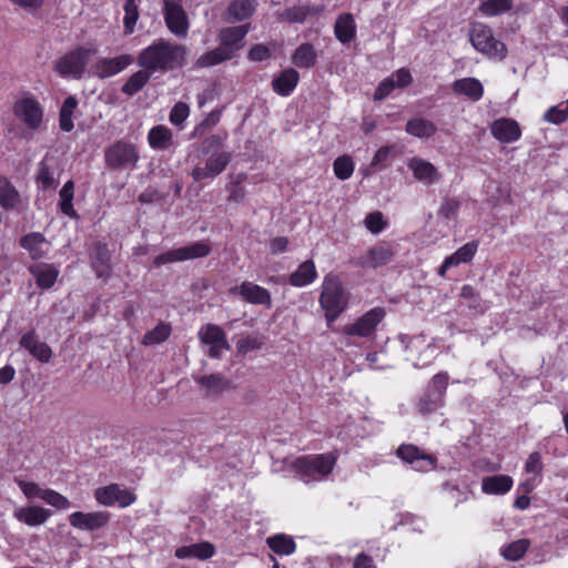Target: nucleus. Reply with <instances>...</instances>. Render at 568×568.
<instances>
[{"label": "nucleus", "instance_id": "obj_1", "mask_svg": "<svg viewBox=\"0 0 568 568\" xmlns=\"http://www.w3.org/2000/svg\"><path fill=\"white\" fill-rule=\"evenodd\" d=\"M185 57L186 49L184 45L158 39L140 51L136 62L141 68L153 74L183 67Z\"/></svg>", "mask_w": 568, "mask_h": 568}, {"label": "nucleus", "instance_id": "obj_2", "mask_svg": "<svg viewBox=\"0 0 568 568\" xmlns=\"http://www.w3.org/2000/svg\"><path fill=\"white\" fill-rule=\"evenodd\" d=\"M250 31V24L222 28L217 33L220 45L196 60L200 68H209L229 61L243 49L244 39Z\"/></svg>", "mask_w": 568, "mask_h": 568}, {"label": "nucleus", "instance_id": "obj_3", "mask_svg": "<svg viewBox=\"0 0 568 568\" xmlns=\"http://www.w3.org/2000/svg\"><path fill=\"white\" fill-rule=\"evenodd\" d=\"M348 300V293L345 291L339 276L334 273L326 274L322 282L318 302L328 325L334 323L347 308Z\"/></svg>", "mask_w": 568, "mask_h": 568}, {"label": "nucleus", "instance_id": "obj_4", "mask_svg": "<svg viewBox=\"0 0 568 568\" xmlns=\"http://www.w3.org/2000/svg\"><path fill=\"white\" fill-rule=\"evenodd\" d=\"M336 464L333 453L302 456L292 462L291 468L304 483L318 481L328 476Z\"/></svg>", "mask_w": 568, "mask_h": 568}, {"label": "nucleus", "instance_id": "obj_5", "mask_svg": "<svg viewBox=\"0 0 568 568\" xmlns=\"http://www.w3.org/2000/svg\"><path fill=\"white\" fill-rule=\"evenodd\" d=\"M450 376L440 371L430 377L423 394L417 398L415 408L422 416H429L445 405V396Z\"/></svg>", "mask_w": 568, "mask_h": 568}, {"label": "nucleus", "instance_id": "obj_6", "mask_svg": "<svg viewBox=\"0 0 568 568\" xmlns=\"http://www.w3.org/2000/svg\"><path fill=\"white\" fill-rule=\"evenodd\" d=\"M400 341L405 346L407 359L416 368L429 366L439 355V348L434 337L424 334L405 335L400 337Z\"/></svg>", "mask_w": 568, "mask_h": 568}, {"label": "nucleus", "instance_id": "obj_7", "mask_svg": "<svg viewBox=\"0 0 568 568\" xmlns=\"http://www.w3.org/2000/svg\"><path fill=\"white\" fill-rule=\"evenodd\" d=\"M93 50L78 47L67 52L54 62V71L62 78L81 79Z\"/></svg>", "mask_w": 568, "mask_h": 568}, {"label": "nucleus", "instance_id": "obj_8", "mask_svg": "<svg viewBox=\"0 0 568 568\" xmlns=\"http://www.w3.org/2000/svg\"><path fill=\"white\" fill-rule=\"evenodd\" d=\"M470 42L477 51L489 58L503 60L507 54L506 45L495 39L491 29L484 23L476 22L473 24Z\"/></svg>", "mask_w": 568, "mask_h": 568}, {"label": "nucleus", "instance_id": "obj_9", "mask_svg": "<svg viewBox=\"0 0 568 568\" xmlns=\"http://www.w3.org/2000/svg\"><path fill=\"white\" fill-rule=\"evenodd\" d=\"M105 163L111 169H133L139 154L133 144L118 141L105 150Z\"/></svg>", "mask_w": 568, "mask_h": 568}, {"label": "nucleus", "instance_id": "obj_10", "mask_svg": "<svg viewBox=\"0 0 568 568\" xmlns=\"http://www.w3.org/2000/svg\"><path fill=\"white\" fill-rule=\"evenodd\" d=\"M163 16L168 29L176 37L185 38L190 28L182 0H162Z\"/></svg>", "mask_w": 568, "mask_h": 568}, {"label": "nucleus", "instance_id": "obj_11", "mask_svg": "<svg viewBox=\"0 0 568 568\" xmlns=\"http://www.w3.org/2000/svg\"><path fill=\"white\" fill-rule=\"evenodd\" d=\"M211 252V246L205 241L195 242L191 245L174 248L163 254L158 255L154 258V265L161 266L168 263L183 262L186 260H193L204 257Z\"/></svg>", "mask_w": 568, "mask_h": 568}, {"label": "nucleus", "instance_id": "obj_12", "mask_svg": "<svg viewBox=\"0 0 568 568\" xmlns=\"http://www.w3.org/2000/svg\"><path fill=\"white\" fill-rule=\"evenodd\" d=\"M384 317L385 312L382 307L372 308L358 317L355 323L345 325L343 333L348 336L372 337Z\"/></svg>", "mask_w": 568, "mask_h": 568}, {"label": "nucleus", "instance_id": "obj_13", "mask_svg": "<svg viewBox=\"0 0 568 568\" xmlns=\"http://www.w3.org/2000/svg\"><path fill=\"white\" fill-rule=\"evenodd\" d=\"M14 115L29 129L38 130L43 119V108L33 97H23L14 103Z\"/></svg>", "mask_w": 568, "mask_h": 568}, {"label": "nucleus", "instance_id": "obj_14", "mask_svg": "<svg viewBox=\"0 0 568 568\" xmlns=\"http://www.w3.org/2000/svg\"><path fill=\"white\" fill-rule=\"evenodd\" d=\"M94 497L100 505L112 507H128L136 499L135 495L130 490L122 488L118 484H110L104 487H99L94 490Z\"/></svg>", "mask_w": 568, "mask_h": 568}, {"label": "nucleus", "instance_id": "obj_15", "mask_svg": "<svg viewBox=\"0 0 568 568\" xmlns=\"http://www.w3.org/2000/svg\"><path fill=\"white\" fill-rule=\"evenodd\" d=\"M231 161L227 152H214L206 160L204 165H195L191 176L195 182L214 179L220 175Z\"/></svg>", "mask_w": 568, "mask_h": 568}, {"label": "nucleus", "instance_id": "obj_16", "mask_svg": "<svg viewBox=\"0 0 568 568\" xmlns=\"http://www.w3.org/2000/svg\"><path fill=\"white\" fill-rule=\"evenodd\" d=\"M200 341L210 346L209 356L220 358L224 351L230 349L224 331L215 324H206L199 331Z\"/></svg>", "mask_w": 568, "mask_h": 568}, {"label": "nucleus", "instance_id": "obj_17", "mask_svg": "<svg viewBox=\"0 0 568 568\" xmlns=\"http://www.w3.org/2000/svg\"><path fill=\"white\" fill-rule=\"evenodd\" d=\"M110 520V514L106 511H74L69 515L70 525L80 530L94 531L103 528Z\"/></svg>", "mask_w": 568, "mask_h": 568}, {"label": "nucleus", "instance_id": "obj_18", "mask_svg": "<svg viewBox=\"0 0 568 568\" xmlns=\"http://www.w3.org/2000/svg\"><path fill=\"white\" fill-rule=\"evenodd\" d=\"M397 456L410 464L418 471H428L435 468L436 459L420 450L415 445H402L397 449Z\"/></svg>", "mask_w": 568, "mask_h": 568}, {"label": "nucleus", "instance_id": "obj_19", "mask_svg": "<svg viewBox=\"0 0 568 568\" xmlns=\"http://www.w3.org/2000/svg\"><path fill=\"white\" fill-rule=\"evenodd\" d=\"M133 62V57L130 54H121L114 58H101L95 61L92 67V72L100 79L113 77Z\"/></svg>", "mask_w": 568, "mask_h": 568}, {"label": "nucleus", "instance_id": "obj_20", "mask_svg": "<svg viewBox=\"0 0 568 568\" xmlns=\"http://www.w3.org/2000/svg\"><path fill=\"white\" fill-rule=\"evenodd\" d=\"M491 135L500 143H514L521 138L519 123L511 118H499L491 122Z\"/></svg>", "mask_w": 568, "mask_h": 568}, {"label": "nucleus", "instance_id": "obj_21", "mask_svg": "<svg viewBox=\"0 0 568 568\" xmlns=\"http://www.w3.org/2000/svg\"><path fill=\"white\" fill-rule=\"evenodd\" d=\"M407 166L413 172L414 178L425 185H432L442 180V174L430 162L422 158L414 156L409 159Z\"/></svg>", "mask_w": 568, "mask_h": 568}, {"label": "nucleus", "instance_id": "obj_22", "mask_svg": "<svg viewBox=\"0 0 568 568\" xmlns=\"http://www.w3.org/2000/svg\"><path fill=\"white\" fill-rule=\"evenodd\" d=\"M394 256L392 248L384 244L371 247L357 258L356 264L364 268H377L388 264Z\"/></svg>", "mask_w": 568, "mask_h": 568}, {"label": "nucleus", "instance_id": "obj_23", "mask_svg": "<svg viewBox=\"0 0 568 568\" xmlns=\"http://www.w3.org/2000/svg\"><path fill=\"white\" fill-rule=\"evenodd\" d=\"M477 250L478 243L476 241H470L464 244L455 253L444 260L443 264L438 268V275L444 277L450 267H456L460 264L469 263L477 253Z\"/></svg>", "mask_w": 568, "mask_h": 568}, {"label": "nucleus", "instance_id": "obj_24", "mask_svg": "<svg viewBox=\"0 0 568 568\" xmlns=\"http://www.w3.org/2000/svg\"><path fill=\"white\" fill-rule=\"evenodd\" d=\"M51 516L50 509L37 505L19 507L13 511V517L18 521L31 527L43 525Z\"/></svg>", "mask_w": 568, "mask_h": 568}, {"label": "nucleus", "instance_id": "obj_25", "mask_svg": "<svg viewBox=\"0 0 568 568\" xmlns=\"http://www.w3.org/2000/svg\"><path fill=\"white\" fill-rule=\"evenodd\" d=\"M233 292L251 304L271 306V293L252 282H243L240 286L233 288Z\"/></svg>", "mask_w": 568, "mask_h": 568}, {"label": "nucleus", "instance_id": "obj_26", "mask_svg": "<svg viewBox=\"0 0 568 568\" xmlns=\"http://www.w3.org/2000/svg\"><path fill=\"white\" fill-rule=\"evenodd\" d=\"M21 347L26 348L34 358L48 363L52 356L50 346L38 339L36 333L30 331L20 338Z\"/></svg>", "mask_w": 568, "mask_h": 568}, {"label": "nucleus", "instance_id": "obj_27", "mask_svg": "<svg viewBox=\"0 0 568 568\" xmlns=\"http://www.w3.org/2000/svg\"><path fill=\"white\" fill-rule=\"evenodd\" d=\"M20 245L28 251L33 260L44 257L50 248V242L39 232H32L20 240Z\"/></svg>", "mask_w": 568, "mask_h": 568}, {"label": "nucleus", "instance_id": "obj_28", "mask_svg": "<svg viewBox=\"0 0 568 568\" xmlns=\"http://www.w3.org/2000/svg\"><path fill=\"white\" fill-rule=\"evenodd\" d=\"M452 90L457 95H464L473 102L479 101L484 95V87L476 78H463L452 84Z\"/></svg>", "mask_w": 568, "mask_h": 568}, {"label": "nucleus", "instance_id": "obj_29", "mask_svg": "<svg viewBox=\"0 0 568 568\" xmlns=\"http://www.w3.org/2000/svg\"><path fill=\"white\" fill-rule=\"evenodd\" d=\"M322 7L301 4L294 6L278 13V19L287 23H302L308 17L317 16L322 12Z\"/></svg>", "mask_w": 568, "mask_h": 568}, {"label": "nucleus", "instance_id": "obj_30", "mask_svg": "<svg viewBox=\"0 0 568 568\" xmlns=\"http://www.w3.org/2000/svg\"><path fill=\"white\" fill-rule=\"evenodd\" d=\"M29 271L41 288L52 287L59 276V270L53 264L48 263H36L29 267Z\"/></svg>", "mask_w": 568, "mask_h": 568}, {"label": "nucleus", "instance_id": "obj_31", "mask_svg": "<svg viewBox=\"0 0 568 568\" xmlns=\"http://www.w3.org/2000/svg\"><path fill=\"white\" fill-rule=\"evenodd\" d=\"M91 264L98 277H108L111 273L110 252L106 245L95 243L91 251Z\"/></svg>", "mask_w": 568, "mask_h": 568}, {"label": "nucleus", "instance_id": "obj_32", "mask_svg": "<svg viewBox=\"0 0 568 568\" xmlns=\"http://www.w3.org/2000/svg\"><path fill=\"white\" fill-rule=\"evenodd\" d=\"M298 81V72L293 68H288L282 71L278 77L273 79L272 88L277 94L287 97L296 88Z\"/></svg>", "mask_w": 568, "mask_h": 568}, {"label": "nucleus", "instance_id": "obj_33", "mask_svg": "<svg viewBox=\"0 0 568 568\" xmlns=\"http://www.w3.org/2000/svg\"><path fill=\"white\" fill-rule=\"evenodd\" d=\"M206 396H217L230 387V382L221 374H209L195 378Z\"/></svg>", "mask_w": 568, "mask_h": 568}, {"label": "nucleus", "instance_id": "obj_34", "mask_svg": "<svg viewBox=\"0 0 568 568\" xmlns=\"http://www.w3.org/2000/svg\"><path fill=\"white\" fill-rule=\"evenodd\" d=\"M317 277V271L312 260L305 261L298 265L288 278V283L295 287H303L312 284Z\"/></svg>", "mask_w": 568, "mask_h": 568}, {"label": "nucleus", "instance_id": "obj_35", "mask_svg": "<svg viewBox=\"0 0 568 568\" xmlns=\"http://www.w3.org/2000/svg\"><path fill=\"white\" fill-rule=\"evenodd\" d=\"M334 34L342 43H349L356 36V23L351 13H342L334 26Z\"/></svg>", "mask_w": 568, "mask_h": 568}, {"label": "nucleus", "instance_id": "obj_36", "mask_svg": "<svg viewBox=\"0 0 568 568\" xmlns=\"http://www.w3.org/2000/svg\"><path fill=\"white\" fill-rule=\"evenodd\" d=\"M513 485V478L508 475L488 476L481 481V490L488 495H504L511 489Z\"/></svg>", "mask_w": 568, "mask_h": 568}, {"label": "nucleus", "instance_id": "obj_37", "mask_svg": "<svg viewBox=\"0 0 568 568\" xmlns=\"http://www.w3.org/2000/svg\"><path fill=\"white\" fill-rule=\"evenodd\" d=\"M213 555L214 547L210 542H200L190 546H183L175 550V556L180 559L194 557L204 560L211 558Z\"/></svg>", "mask_w": 568, "mask_h": 568}, {"label": "nucleus", "instance_id": "obj_38", "mask_svg": "<svg viewBox=\"0 0 568 568\" xmlns=\"http://www.w3.org/2000/svg\"><path fill=\"white\" fill-rule=\"evenodd\" d=\"M21 203L20 194L11 182L0 178V205L6 210H16Z\"/></svg>", "mask_w": 568, "mask_h": 568}, {"label": "nucleus", "instance_id": "obj_39", "mask_svg": "<svg viewBox=\"0 0 568 568\" xmlns=\"http://www.w3.org/2000/svg\"><path fill=\"white\" fill-rule=\"evenodd\" d=\"M270 549L280 556H290L296 550V542L294 539L285 534H276L266 539Z\"/></svg>", "mask_w": 568, "mask_h": 568}, {"label": "nucleus", "instance_id": "obj_40", "mask_svg": "<svg viewBox=\"0 0 568 568\" xmlns=\"http://www.w3.org/2000/svg\"><path fill=\"white\" fill-rule=\"evenodd\" d=\"M255 7V0H233L229 6L227 13L233 21H243L253 14Z\"/></svg>", "mask_w": 568, "mask_h": 568}, {"label": "nucleus", "instance_id": "obj_41", "mask_svg": "<svg viewBox=\"0 0 568 568\" xmlns=\"http://www.w3.org/2000/svg\"><path fill=\"white\" fill-rule=\"evenodd\" d=\"M317 59V53L313 44L303 43L292 57L293 63L298 68H312Z\"/></svg>", "mask_w": 568, "mask_h": 568}, {"label": "nucleus", "instance_id": "obj_42", "mask_svg": "<svg viewBox=\"0 0 568 568\" xmlns=\"http://www.w3.org/2000/svg\"><path fill=\"white\" fill-rule=\"evenodd\" d=\"M172 131L164 125L152 128L148 134L150 145L159 150L168 149L172 143Z\"/></svg>", "mask_w": 568, "mask_h": 568}, {"label": "nucleus", "instance_id": "obj_43", "mask_svg": "<svg viewBox=\"0 0 568 568\" xmlns=\"http://www.w3.org/2000/svg\"><path fill=\"white\" fill-rule=\"evenodd\" d=\"M406 132L413 136L425 139L435 134L436 126L426 119H413L406 123Z\"/></svg>", "mask_w": 568, "mask_h": 568}, {"label": "nucleus", "instance_id": "obj_44", "mask_svg": "<svg viewBox=\"0 0 568 568\" xmlns=\"http://www.w3.org/2000/svg\"><path fill=\"white\" fill-rule=\"evenodd\" d=\"M152 73L143 69L134 72L122 87V92L126 95H134L141 91L149 82Z\"/></svg>", "mask_w": 568, "mask_h": 568}, {"label": "nucleus", "instance_id": "obj_45", "mask_svg": "<svg viewBox=\"0 0 568 568\" xmlns=\"http://www.w3.org/2000/svg\"><path fill=\"white\" fill-rule=\"evenodd\" d=\"M78 106V100L75 97H68L60 110V116H59V125L60 129L64 132H70L73 129V121L72 115L74 110Z\"/></svg>", "mask_w": 568, "mask_h": 568}, {"label": "nucleus", "instance_id": "obj_46", "mask_svg": "<svg viewBox=\"0 0 568 568\" xmlns=\"http://www.w3.org/2000/svg\"><path fill=\"white\" fill-rule=\"evenodd\" d=\"M53 164H54V160L52 158L51 159L50 158H44L39 163L37 182L43 189L52 187L55 184Z\"/></svg>", "mask_w": 568, "mask_h": 568}, {"label": "nucleus", "instance_id": "obj_47", "mask_svg": "<svg viewBox=\"0 0 568 568\" xmlns=\"http://www.w3.org/2000/svg\"><path fill=\"white\" fill-rule=\"evenodd\" d=\"M124 18L123 24L126 34H131L134 31L136 21L139 19V7L138 0H125L123 6Z\"/></svg>", "mask_w": 568, "mask_h": 568}, {"label": "nucleus", "instance_id": "obj_48", "mask_svg": "<svg viewBox=\"0 0 568 568\" xmlns=\"http://www.w3.org/2000/svg\"><path fill=\"white\" fill-rule=\"evenodd\" d=\"M74 184L68 181L60 191V209L61 212L70 217L75 216V211L72 205Z\"/></svg>", "mask_w": 568, "mask_h": 568}, {"label": "nucleus", "instance_id": "obj_49", "mask_svg": "<svg viewBox=\"0 0 568 568\" xmlns=\"http://www.w3.org/2000/svg\"><path fill=\"white\" fill-rule=\"evenodd\" d=\"M355 169V164L351 156L342 155L338 156L333 163L334 174L337 179L344 181L352 176Z\"/></svg>", "mask_w": 568, "mask_h": 568}, {"label": "nucleus", "instance_id": "obj_50", "mask_svg": "<svg viewBox=\"0 0 568 568\" xmlns=\"http://www.w3.org/2000/svg\"><path fill=\"white\" fill-rule=\"evenodd\" d=\"M513 6V0H485L479 7V11L485 16H496L508 11Z\"/></svg>", "mask_w": 568, "mask_h": 568}, {"label": "nucleus", "instance_id": "obj_51", "mask_svg": "<svg viewBox=\"0 0 568 568\" xmlns=\"http://www.w3.org/2000/svg\"><path fill=\"white\" fill-rule=\"evenodd\" d=\"M170 333L171 329L169 325L159 324L143 336L142 343L148 346L160 344L168 339Z\"/></svg>", "mask_w": 568, "mask_h": 568}, {"label": "nucleus", "instance_id": "obj_52", "mask_svg": "<svg viewBox=\"0 0 568 568\" xmlns=\"http://www.w3.org/2000/svg\"><path fill=\"white\" fill-rule=\"evenodd\" d=\"M529 545L530 542L527 539L516 540L504 549L503 555L508 560H519L528 550Z\"/></svg>", "mask_w": 568, "mask_h": 568}, {"label": "nucleus", "instance_id": "obj_53", "mask_svg": "<svg viewBox=\"0 0 568 568\" xmlns=\"http://www.w3.org/2000/svg\"><path fill=\"white\" fill-rule=\"evenodd\" d=\"M43 501L59 510H67L71 507V503L65 496L49 488L45 489Z\"/></svg>", "mask_w": 568, "mask_h": 568}, {"label": "nucleus", "instance_id": "obj_54", "mask_svg": "<svg viewBox=\"0 0 568 568\" xmlns=\"http://www.w3.org/2000/svg\"><path fill=\"white\" fill-rule=\"evenodd\" d=\"M568 118V110L565 103H560L558 105L551 106L544 114V120L549 123L560 124L565 122Z\"/></svg>", "mask_w": 568, "mask_h": 568}, {"label": "nucleus", "instance_id": "obj_55", "mask_svg": "<svg viewBox=\"0 0 568 568\" xmlns=\"http://www.w3.org/2000/svg\"><path fill=\"white\" fill-rule=\"evenodd\" d=\"M17 484L27 498H39L43 500L45 489L41 488L38 484L20 479L17 480Z\"/></svg>", "mask_w": 568, "mask_h": 568}, {"label": "nucleus", "instance_id": "obj_56", "mask_svg": "<svg viewBox=\"0 0 568 568\" xmlns=\"http://www.w3.org/2000/svg\"><path fill=\"white\" fill-rule=\"evenodd\" d=\"M190 114V108L184 102H178L170 112V122L174 125H181Z\"/></svg>", "mask_w": 568, "mask_h": 568}, {"label": "nucleus", "instance_id": "obj_57", "mask_svg": "<svg viewBox=\"0 0 568 568\" xmlns=\"http://www.w3.org/2000/svg\"><path fill=\"white\" fill-rule=\"evenodd\" d=\"M542 471V460L539 453H531L525 463V473L531 474L534 477H539Z\"/></svg>", "mask_w": 568, "mask_h": 568}, {"label": "nucleus", "instance_id": "obj_58", "mask_svg": "<svg viewBox=\"0 0 568 568\" xmlns=\"http://www.w3.org/2000/svg\"><path fill=\"white\" fill-rule=\"evenodd\" d=\"M386 223L383 219V214L381 212H373L369 213L365 217V226L372 232V233H379L385 227Z\"/></svg>", "mask_w": 568, "mask_h": 568}, {"label": "nucleus", "instance_id": "obj_59", "mask_svg": "<svg viewBox=\"0 0 568 568\" xmlns=\"http://www.w3.org/2000/svg\"><path fill=\"white\" fill-rule=\"evenodd\" d=\"M397 87L395 85L394 78H386L384 79L378 87L376 88L374 92V100L381 101L384 100L386 97L390 94L393 90H395Z\"/></svg>", "mask_w": 568, "mask_h": 568}, {"label": "nucleus", "instance_id": "obj_60", "mask_svg": "<svg viewBox=\"0 0 568 568\" xmlns=\"http://www.w3.org/2000/svg\"><path fill=\"white\" fill-rule=\"evenodd\" d=\"M245 180H246V174H244V173H240L236 176V181H235L236 186H233L230 190L229 201L240 203V202H242L244 200V197H245V190L243 187L239 186V185L242 182H244Z\"/></svg>", "mask_w": 568, "mask_h": 568}, {"label": "nucleus", "instance_id": "obj_61", "mask_svg": "<svg viewBox=\"0 0 568 568\" xmlns=\"http://www.w3.org/2000/svg\"><path fill=\"white\" fill-rule=\"evenodd\" d=\"M390 78H394L395 85L399 89H404L412 83V74L408 69L402 68L394 72Z\"/></svg>", "mask_w": 568, "mask_h": 568}, {"label": "nucleus", "instance_id": "obj_62", "mask_svg": "<svg viewBox=\"0 0 568 568\" xmlns=\"http://www.w3.org/2000/svg\"><path fill=\"white\" fill-rule=\"evenodd\" d=\"M459 210V201L456 199H449L444 202L442 207L439 209V214L445 216L446 219H452L456 215Z\"/></svg>", "mask_w": 568, "mask_h": 568}, {"label": "nucleus", "instance_id": "obj_63", "mask_svg": "<svg viewBox=\"0 0 568 568\" xmlns=\"http://www.w3.org/2000/svg\"><path fill=\"white\" fill-rule=\"evenodd\" d=\"M271 51L266 45L263 44H256L251 48L248 52V58L252 61H263L270 58Z\"/></svg>", "mask_w": 568, "mask_h": 568}, {"label": "nucleus", "instance_id": "obj_64", "mask_svg": "<svg viewBox=\"0 0 568 568\" xmlns=\"http://www.w3.org/2000/svg\"><path fill=\"white\" fill-rule=\"evenodd\" d=\"M353 568H376V566L372 557L362 552L355 557Z\"/></svg>", "mask_w": 568, "mask_h": 568}]
</instances>
